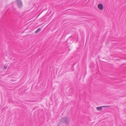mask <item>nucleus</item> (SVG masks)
<instances>
[{
    "label": "nucleus",
    "instance_id": "nucleus-5",
    "mask_svg": "<svg viewBox=\"0 0 126 126\" xmlns=\"http://www.w3.org/2000/svg\"><path fill=\"white\" fill-rule=\"evenodd\" d=\"M41 28H38L37 30L35 31V33H38L41 30Z\"/></svg>",
    "mask_w": 126,
    "mask_h": 126
},
{
    "label": "nucleus",
    "instance_id": "nucleus-1",
    "mask_svg": "<svg viewBox=\"0 0 126 126\" xmlns=\"http://www.w3.org/2000/svg\"><path fill=\"white\" fill-rule=\"evenodd\" d=\"M60 121L61 122H63V123L64 122L67 124H69L70 122L69 120L67 117L62 118L60 119Z\"/></svg>",
    "mask_w": 126,
    "mask_h": 126
},
{
    "label": "nucleus",
    "instance_id": "nucleus-4",
    "mask_svg": "<svg viewBox=\"0 0 126 126\" xmlns=\"http://www.w3.org/2000/svg\"><path fill=\"white\" fill-rule=\"evenodd\" d=\"M98 8L100 10H102L103 9V6L102 4L100 3L98 4Z\"/></svg>",
    "mask_w": 126,
    "mask_h": 126
},
{
    "label": "nucleus",
    "instance_id": "nucleus-3",
    "mask_svg": "<svg viewBox=\"0 0 126 126\" xmlns=\"http://www.w3.org/2000/svg\"><path fill=\"white\" fill-rule=\"evenodd\" d=\"M109 106H101L100 107H98L96 108V110H100L101 111L102 110V108L103 107H104L105 108H107L109 107Z\"/></svg>",
    "mask_w": 126,
    "mask_h": 126
},
{
    "label": "nucleus",
    "instance_id": "nucleus-2",
    "mask_svg": "<svg viewBox=\"0 0 126 126\" xmlns=\"http://www.w3.org/2000/svg\"><path fill=\"white\" fill-rule=\"evenodd\" d=\"M17 5L19 8H21L22 6V2L21 0H16Z\"/></svg>",
    "mask_w": 126,
    "mask_h": 126
},
{
    "label": "nucleus",
    "instance_id": "nucleus-6",
    "mask_svg": "<svg viewBox=\"0 0 126 126\" xmlns=\"http://www.w3.org/2000/svg\"><path fill=\"white\" fill-rule=\"evenodd\" d=\"M7 65H5L4 67V69H6L7 68Z\"/></svg>",
    "mask_w": 126,
    "mask_h": 126
}]
</instances>
